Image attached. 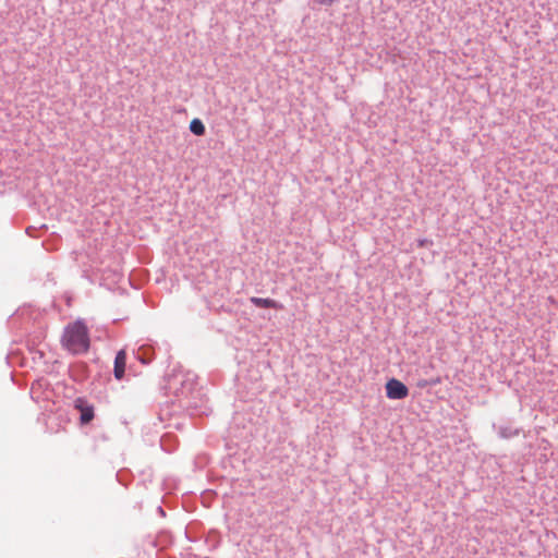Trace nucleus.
Instances as JSON below:
<instances>
[{"label": "nucleus", "instance_id": "obj_1", "mask_svg": "<svg viewBox=\"0 0 558 558\" xmlns=\"http://www.w3.org/2000/svg\"><path fill=\"white\" fill-rule=\"evenodd\" d=\"M62 344L73 354L87 352L89 349L87 327L81 322L66 326L62 336Z\"/></svg>", "mask_w": 558, "mask_h": 558}, {"label": "nucleus", "instance_id": "obj_2", "mask_svg": "<svg viewBox=\"0 0 558 558\" xmlns=\"http://www.w3.org/2000/svg\"><path fill=\"white\" fill-rule=\"evenodd\" d=\"M386 396L391 400L404 399L409 395L408 387L399 379L391 378L386 383Z\"/></svg>", "mask_w": 558, "mask_h": 558}, {"label": "nucleus", "instance_id": "obj_3", "mask_svg": "<svg viewBox=\"0 0 558 558\" xmlns=\"http://www.w3.org/2000/svg\"><path fill=\"white\" fill-rule=\"evenodd\" d=\"M75 408L81 412V423L87 424L94 418V408L84 402L83 399H76Z\"/></svg>", "mask_w": 558, "mask_h": 558}, {"label": "nucleus", "instance_id": "obj_4", "mask_svg": "<svg viewBox=\"0 0 558 558\" xmlns=\"http://www.w3.org/2000/svg\"><path fill=\"white\" fill-rule=\"evenodd\" d=\"M125 365H126V352L125 350H120L114 359V377L120 380L124 376L125 372Z\"/></svg>", "mask_w": 558, "mask_h": 558}, {"label": "nucleus", "instance_id": "obj_5", "mask_svg": "<svg viewBox=\"0 0 558 558\" xmlns=\"http://www.w3.org/2000/svg\"><path fill=\"white\" fill-rule=\"evenodd\" d=\"M251 302L257 307L276 308V310L282 308V305L272 299H264V298L253 296V298H251Z\"/></svg>", "mask_w": 558, "mask_h": 558}, {"label": "nucleus", "instance_id": "obj_6", "mask_svg": "<svg viewBox=\"0 0 558 558\" xmlns=\"http://www.w3.org/2000/svg\"><path fill=\"white\" fill-rule=\"evenodd\" d=\"M190 130L193 134L202 136L205 134V125L199 119H193L190 123Z\"/></svg>", "mask_w": 558, "mask_h": 558}, {"label": "nucleus", "instance_id": "obj_7", "mask_svg": "<svg viewBox=\"0 0 558 558\" xmlns=\"http://www.w3.org/2000/svg\"><path fill=\"white\" fill-rule=\"evenodd\" d=\"M427 384H428V381H427V380H422V381H420V383L417 384V386H418V387H421V388H424V387H426V386H427Z\"/></svg>", "mask_w": 558, "mask_h": 558}, {"label": "nucleus", "instance_id": "obj_8", "mask_svg": "<svg viewBox=\"0 0 558 558\" xmlns=\"http://www.w3.org/2000/svg\"><path fill=\"white\" fill-rule=\"evenodd\" d=\"M439 383H440V379H439V378L434 379V380H432V381H430V384H433V385H436V384H439Z\"/></svg>", "mask_w": 558, "mask_h": 558}, {"label": "nucleus", "instance_id": "obj_9", "mask_svg": "<svg viewBox=\"0 0 558 558\" xmlns=\"http://www.w3.org/2000/svg\"><path fill=\"white\" fill-rule=\"evenodd\" d=\"M420 245L421 246L425 245V240L420 241Z\"/></svg>", "mask_w": 558, "mask_h": 558}]
</instances>
